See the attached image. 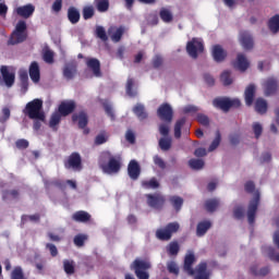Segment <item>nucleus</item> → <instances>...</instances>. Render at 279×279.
<instances>
[{"instance_id": "6e6552de", "label": "nucleus", "mask_w": 279, "mask_h": 279, "mask_svg": "<svg viewBox=\"0 0 279 279\" xmlns=\"http://www.w3.org/2000/svg\"><path fill=\"white\" fill-rule=\"evenodd\" d=\"M259 204H260V193L256 191L247 208V219L251 226L254 225V222L256 221V213L258 210Z\"/></svg>"}, {"instance_id": "20e7f679", "label": "nucleus", "mask_w": 279, "mask_h": 279, "mask_svg": "<svg viewBox=\"0 0 279 279\" xmlns=\"http://www.w3.org/2000/svg\"><path fill=\"white\" fill-rule=\"evenodd\" d=\"M131 269H133L137 279H149V269H151V263L143 259H135Z\"/></svg>"}, {"instance_id": "412c9836", "label": "nucleus", "mask_w": 279, "mask_h": 279, "mask_svg": "<svg viewBox=\"0 0 279 279\" xmlns=\"http://www.w3.org/2000/svg\"><path fill=\"white\" fill-rule=\"evenodd\" d=\"M86 64L88 69L93 71V74L95 77H101V63L98 61V59L90 58L87 59Z\"/></svg>"}, {"instance_id": "0eeeda50", "label": "nucleus", "mask_w": 279, "mask_h": 279, "mask_svg": "<svg viewBox=\"0 0 279 279\" xmlns=\"http://www.w3.org/2000/svg\"><path fill=\"white\" fill-rule=\"evenodd\" d=\"M186 52L190 58L197 60L199 53H204V43L198 38H192V40L186 44Z\"/></svg>"}, {"instance_id": "c03bdc74", "label": "nucleus", "mask_w": 279, "mask_h": 279, "mask_svg": "<svg viewBox=\"0 0 279 279\" xmlns=\"http://www.w3.org/2000/svg\"><path fill=\"white\" fill-rule=\"evenodd\" d=\"M45 184V189H51V186H56L57 189H61V191H64L65 189V185L64 183L62 182V180H52V181H45L44 182Z\"/></svg>"}, {"instance_id": "09e8293b", "label": "nucleus", "mask_w": 279, "mask_h": 279, "mask_svg": "<svg viewBox=\"0 0 279 279\" xmlns=\"http://www.w3.org/2000/svg\"><path fill=\"white\" fill-rule=\"evenodd\" d=\"M95 16V7L94 5H86L83 8V19L84 21H89Z\"/></svg>"}, {"instance_id": "bf43d9fd", "label": "nucleus", "mask_w": 279, "mask_h": 279, "mask_svg": "<svg viewBox=\"0 0 279 279\" xmlns=\"http://www.w3.org/2000/svg\"><path fill=\"white\" fill-rule=\"evenodd\" d=\"M104 143H108V135H106V132L98 134L95 138V145H104Z\"/></svg>"}, {"instance_id": "9b49d317", "label": "nucleus", "mask_w": 279, "mask_h": 279, "mask_svg": "<svg viewBox=\"0 0 279 279\" xmlns=\"http://www.w3.org/2000/svg\"><path fill=\"white\" fill-rule=\"evenodd\" d=\"M157 114L161 121H166V123H171L173 121V108L169 104H162L158 110Z\"/></svg>"}, {"instance_id": "473e14b6", "label": "nucleus", "mask_w": 279, "mask_h": 279, "mask_svg": "<svg viewBox=\"0 0 279 279\" xmlns=\"http://www.w3.org/2000/svg\"><path fill=\"white\" fill-rule=\"evenodd\" d=\"M159 16L163 23H171L173 21V13L167 8H161Z\"/></svg>"}, {"instance_id": "f704fd0d", "label": "nucleus", "mask_w": 279, "mask_h": 279, "mask_svg": "<svg viewBox=\"0 0 279 279\" xmlns=\"http://www.w3.org/2000/svg\"><path fill=\"white\" fill-rule=\"evenodd\" d=\"M186 123V118L179 119L174 124V138H182V128Z\"/></svg>"}, {"instance_id": "8fccbe9b", "label": "nucleus", "mask_w": 279, "mask_h": 279, "mask_svg": "<svg viewBox=\"0 0 279 279\" xmlns=\"http://www.w3.org/2000/svg\"><path fill=\"white\" fill-rule=\"evenodd\" d=\"M76 70L72 65H65L63 68V77L65 80H73L75 77Z\"/></svg>"}, {"instance_id": "f8f14e48", "label": "nucleus", "mask_w": 279, "mask_h": 279, "mask_svg": "<svg viewBox=\"0 0 279 279\" xmlns=\"http://www.w3.org/2000/svg\"><path fill=\"white\" fill-rule=\"evenodd\" d=\"M239 43L245 51L254 49V37L247 31H241L239 34Z\"/></svg>"}, {"instance_id": "dca6fc26", "label": "nucleus", "mask_w": 279, "mask_h": 279, "mask_svg": "<svg viewBox=\"0 0 279 279\" xmlns=\"http://www.w3.org/2000/svg\"><path fill=\"white\" fill-rule=\"evenodd\" d=\"M73 123L78 122L80 130H84L88 125V113L86 111H80L78 113L72 114Z\"/></svg>"}, {"instance_id": "7c9ffc66", "label": "nucleus", "mask_w": 279, "mask_h": 279, "mask_svg": "<svg viewBox=\"0 0 279 279\" xmlns=\"http://www.w3.org/2000/svg\"><path fill=\"white\" fill-rule=\"evenodd\" d=\"M63 270L66 276H73V274H75V262L73 259H64Z\"/></svg>"}, {"instance_id": "6ab92c4d", "label": "nucleus", "mask_w": 279, "mask_h": 279, "mask_svg": "<svg viewBox=\"0 0 279 279\" xmlns=\"http://www.w3.org/2000/svg\"><path fill=\"white\" fill-rule=\"evenodd\" d=\"M195 254L193 252H190L185 255L184 257V263H183V270L185 271V274H187V276L190 274H193V265H195Z\"/></svg>"}, {"instance_id": "4be33fe9", "label": "nucleus", "mask_w": 279, "mask_h": 279, "mask_svg": "<svg viewBox=\"0 0 279 279\" xmlns=\"http://www.w3.org/2000/svg\"><path fill=\"white\" fill-rule=\"evenodd\" d=\"M27 40V33L14 31L8 40V45H19Z\"/></svg>"}, {"instance_id": "0e129e2a", "label": "nucleus", "mask_w": 279, "mask_h": 279, "mask_svg": "<svg viewBox=\"0 0 279 279\" xmlns=\"http://www.w3.org/2000/svg\"><path fill=\"white\" fill-rule=\"evenodd\" d=\"M159 134L165 137H169V124L161 123L159 124Z\"/></svg>"}, {"instance_id": "9d476101", "label": "nucleus", "mask_w": 279, "mask_h": 279, "mask_svg": "<svg viewBox=\"0 0 279 279\" xmlns=\"http://www.w3.org/2000/svg\"><path fill=\"white\" fill-rule=\"evenodd\" d=\"M65 169H72L73 171H82V156L80 153H72L64 161Z\"/></svg>"}, {"instance_id": "aec40b11", "label": "nucleus", "mask_w": 279, "mask_h": 279, "mask_svg": "<svg viewBox=\"0 0 279 279\" xmlns=\"http://www.w3.org/2000/svg\"><path fill=\"white\" fill-rule=\"evenodd\" d=\"M28 74L34 84H38V82H40V65H38V62L33 61L31 63Z\"/></svg>"}, {"instance_id": "338daca9", "label": "nucleus", "mask_w": 279, "mask_h": 279, "mask_svg": "<svg viewBox=\"0 0 279 279\" xmlns=\"http://www.w3.org/2000/svg\"><path fill=\"white\" fill-rule=\"evenodd\" d=\"M44 60L47 62V64H53V51L46 50L44 52Z\"/></svg>"}, {"instance_id": "c9c22d12", "label": "nucleus", "mask_w": 279, "mask_h": 279, "mask_svg": "<svg viewBox=\"0 0 279 279\" xmlns=\"http://www.w3.org/2000/svg\"><path fill=\"white\" fill-rule=\"evenodd\" d=\"M125 34V26H119L116 32H113L110 36L112 43H121V38Z\"/></svg>"}, {"instance_id": "37998d69", "label": "nucleus", "mask_w": 279, "mask_h": 279, "mask_svg": "<svg viewBox=\"0 0 279 279\" xmlns=\"http://www.w3.org/2000/svg\"><path fill=\"white\" fill-rule=\"evenodd\" d=\"M167 253L169 256H178L180 254V244L175 241L170 242L167 246Z\"/></svg>"}, {"instance_id": "7ed1b4c3", "label": "nucleus", "mask_w": 279, "mask_h": 279, "mask_svg": "<svg viewBox=\"0 0 279 279\" xmlns=\"http://www.w3.org/2000/svg\"><path fill=\"white\" fill-rule=\"evenodd\" d=\"M213 106L222 110V112H230L231 108H241V100L238 98L218 97L213 100Z\"/></svg>"}, {"instance_id": "13d9d810", "label": "nucleus", "mask_w": 279, "mask_h": 279, "mask_svg": "<svg viewBox=\"0 0 279 279\" xmlns=\"http://www.w3.org/2000/svg\"><path fill=\"white\" fill-rule=\"evenodd\" d=\"M198 123H201V125H205L207 128V125H210V119H208V116L204 114V113H198L196 117Z\"/></svg>"}, {"instance_id": "e433bc0d", "label": "nucleus", "mask_w": 279, "mask_h": 279, "mask_svg": "<svg viewBox=\"0 0 279 279\" xmlns=\"http://www.w3.org/2000/svg\"><path fill=\"white\" fill-rule=\"evenodd\" d=\"M263 252L264 254H267L270 260H276V263H279V253L276 254V248L272 246H264Z\"/></svg>"}, {"instance_id": "a18cd8bd", "label": "nucleus", "mask_w": 279, "mask_h": 279, "mask_svg": "<svg viewBox=\"0 0 279 279\" xmlns=\"http://www.w3.org/2000/svg\"><path fill=\"white\" fill-rule=\"evenodd\" d=\"M251 274L253 276H262L265 277L267 274H269V267H263L258 270V266L253 265L250 269Z\"/></svg>"}, {"instance_id": "58836bf2", "label": "nucleus", "mask_w": 279, "mask_h": 279, "mask_svg": "<svg viewBox=\"0 0 279 279\" xmlns=\"http://www.w3.org/2000/svg\"><path fill=\"white\" fill-rule=\"evenodd\" d=\"M268 27L272 34H278L279 33V15L276 14L274 15L269 22H268Z\"/></svg>"}, {"instance_id": "5fc2aeb1", "label": "nucleus", "mask_w": 279, "mask_h": 279, "mask_svg": "<svg viewBox=\"0 0 279 279\" xmlns=\"http://www.w3.org/2000/svg\"><path fill=\"white\" fill-rule=\"evenodd\" d=\"M96 36L97 38H100L102 43H107L108 40V34H106V28H104V26L96 27Z\"/></svg>"}, {"instance_id": "69168bd1", "label": "nucleus", "mask_w": 279, "mask_h": 279, "mask_svg": "<svg viewBox=\"0 0 279 279\" xmlns=\"http://www.w3.org/2000/svg\"><path fill=\"white\" fill-rule=\"evenodd\" d=\"M46 250H49L50 255L52 256V258H56V256H58V246H56V244L47 243L46 244Z\"/></svg>"}, {"instance_id": "f3484780", "label": "nucleus", "mask_w": 279, "mask_h": 279, "mask_svg": "<svg viewBox=\"0 0 279 279\" xmlns=\"http://www.w3.org/2000/svg\"><path fill=\"white\" fill-rule=\"evenodd\" d=\"M75 101L70 100L68 102H61L59 106V113L61 117H69V114H73L75 112Z\"/></svg>"}, {"instance_id": "4c0bfd02", "label": "nucleus", "mask_w": 279, "mask_h": 279, "mask_svg": "<svg viewBox=\"0 0 279 279\" xmlns=\"http://www.w3.org/2000/svg\"><path fill=\"white\" fill-rule=\"evenodd\" d=\"M219 208V199L210 198L205 202V209L207 213H215Z\"/></svg>"}, {"instance_id": "4468645a", "label": "nucleus", "mask_w": 279, "mask_h": 279, "mask_svg": "<svg viewBox=\"0 0 279 279\" xmlns=\"http://www.w3.org/2000/svg\"><path fill=\"white\" fill-rule=\"evenodd\" d=\"M0 73L2 76V82L4 83L7 88H12L14 86V82L16 80V75L10 70H8L7 65H1Z\"/></svg>"}, {"instance_id": "423d86ee", "label": "nucleus", "mask_w": 279, "mask_h": 279, "mask_svg": "<svg viewBox=\"0 0 279 279\" xmlns=\"http://www.w3.org/2000/svg\"><path fill=\"white\" fill-rule=\"evenodd\" d=\"M146 203L149 208H154V210H162L165 208V204H167V197L162 195V193H153L146 194Z\"/></svg>"}, {"instance_id": "774afa93", "label": "nucleus", "mask_w": 279, "mask_h": 279, "mask_svg": "<svg viewBox=\"0 0 279 279\" xmlns=\"http://www.w3.org/2000/svg\"><path fill=\"white\" fill-rule=\"evenodd\" d=\"M147 23H148V25H151V26L158 25V23H159L158 15L149 14L148 19H147Z\"/></svg>"}, {"instance_id": "3c124183", "label": "nucleus", "mask_w": 279, "mask_h": 279, "mask_svg": "<svg viewBox=\"0 0 279 279\" xmlns=\"http://www.w3.org/2000/svg\"><path fill=\"white\" fill-rule=\"evenodd\" d=\"M204 160L203 159H190L189 160V166L191 169H194L196 171H199L201 169H204Z\"/></svg>"}, {"instance_id": "f03ea898", "label": "nucleus", "mask_w": 279, "mask_h": 279, "mask_svg": "<svg viewBox=\"0 0 279 279\" xmlns=\"http://www.w3.org/2000/svg\"><path fill=\"white\" fill-rule=\"evenodd\" d=\"M106 156L109 157L107 163H100V169L104 173H107V175H114L121 171V167L123 165V159L120 157V155L112 156L110 151L105 153Z\"/></svg>"}, {"instance_id": "cd10ccee", "label": "nucleus", "mask_w": 279, "mask_h": 279, "mask_svg": "<svg viewBox=\"0 0 279 279\" xmlns=\"http://www.w3.org/2000/svg\"><path fill=\"white\" fill-rule=\"evenodd\" d=\"M211 226H213V223H210V221H208V220L198 222V225L196 227L197 236H204V234H206V232H208V230H210Z\"/></svg>"}, {"instance_id": "79ce46f5", "label": "nucleus", "mask_w": 279, "mask_h": 279, "mask_svg": "<svg viewBox=\"0 0 279 279\" xmlns=\"http://www.w3.org/2000/svg\"><path fill=\"white\" fill-rule=\"evenodd\" d=\"M143 189H159L160 182H158V179L151 178L150 180H144L142 181Z\"/></svg>"}, {"instance_id": "f257e3e1", "label": "nucleus", "mask_w": 279, "mask_h": 279, "mask_svg": "<svg viewBox=\"0 0 279 279\" xmlns=\"http://www.w3.org/2000/svg\"><path fill=\"white\" fill-rule=\"evenodd\" d=\"M23 114L28 117V119H38V121H46L47 116L43 110V99L35 98L27 102L23 109Z\"/></svg>"}, {"instance_id": "393cba45", "label": "nucleus", "mask_w": 279, "mask_h": 279, "mask_svg": "<svg viewBox=\"0 0 279 279\" xmlns=\"http://www.w3.org/2000/svg\"><path fill=\"white\" fill-rule=\"evenodd\" d=\"M35 11L36 8L33 4H26L16 9V13L19 16H22V19H29Z\"/></svg>"}, {"instance_id": "2eb2a0df", "label": "nucleus", "mask_w": 279, "mask_h": 279, "mask_svg": "<svg viewBox=\"0 0 279 279\" xmlns=\"http://www.w3.org/2000/svg\"><path fill=\"white\" fill-rule=\"evenodd\" d=\"M128 173L131 180H137L141 178V165L136 159H132L128 165Z\"/></svg>"}, {"instance_id": "de8ad7c7", "label": "nucleus", "mask_w": 279, "mask_h": 279, "mask_svg": "<svg viewBox=\"0 0 279 279\" xmlns=\"http://www.w3.org/2000/svg\"><path fill=\"white\" fill-rule=\"evenodd\" d=\"M172 140L171 137H161L159 140V147L162 151H169L171 149Z\"/></svg>"}, {"instance_id": "052dcab7", "label": "nucleus", "mask_w": 279, "mask_h": 279, "mask_svg": "<svg viewBox=\"0 0 279 279\" xmlns=\"http://www.w3.org/2000/svg\"><path fill=\"white\" fill-rule=\"evenodd\" d=\"M253 132L255 134V138H260L263 134V125L258 122L253 123Z\"/></svg>"}, {"instance_id": "b1692460", "label": "nucleus", "mask_w": 279, "mask_h": 279, "mask_svg": "<svg viewBox=\"0 0 279 279\" xmlns=\"http://www.w3.org/2000/svg\"><path fill=\"white\" fill-rule=\"evenodd\" d=\"M228 53L220 45H215L213 47V58L215 62H223L227 58Z\"/></svg>"}, {"instance_id": "72a5a7b5", "label": "nucleus", "mask_w": 279, "mask_h": 279, "mask_svg": "<svg viewBox=\"0 0 279 279\" xmlns=\"http://www.w3.org/2000/svg\"><path fill=\"white\" fill-rule=\"evenodd\" d=\"M60 121H62V114L61 113H52L49 121V128L54 130V132L58 131V125H60Z\"/></svg>"}, {"instance_id": "a19ab883", "label": "nucleus", "mask_w": 279, "mask_h": 279, "mask_svg": "<svg viewBox=\"0 0 279 279\" xmlns=\"http://www.w3.org/2000/svg\"><path fill=\"white\" fill-rule=\"evenodd\" d=\"M125 92L129 97H136L137 92L134 89V78L129 77L125 85Z\"/></svg>"}, {"instance_id": "4d7b16f0", "label": "nucleus", "mask_w": 279, "mask_h": 279, "mask_svg": "<svg viewBox=\"0 0 279 279\" xmlns=\"http://www.w3.org/2000/svg\"><path fill=\"white\" fill-rule=\"evenodd\" d=\"M88 236L84 234H78L74 236V244L76 245V247H84V243L86 242Z\"/></svg>"}, {"instance_id": "1a4fd4ad", "label": "nucleus", "mask_w": 279, "mask_h": 279, "mask_svg": "<svg viewBox=\"0 0 279 279\" xmlns=\"http://www.w3.org/2000/svg\"><path fill=\"white\" fill-rule=\"evenodd\" d=\"M194 279H210L213 276V271L208 269L207 262H201L196 267L193 269V274H190Z\"/></svg>"}, {"instance_id": "2f4dec72", "label": "nucleus", "mask_w": 279, "mask_h": 279, "mask_svg": "<svg viewBox=\"0 0 279 279\" xmlns=\"http://www.w3.org/2000/svg\"><path fill=\"white\" fill-rule=\"evenodd\" d=\"M255 110L258 114L267 113V100L264 98H257L255 101Z\"/></svg>"}, {"instance_id": "a878e982", "label": "nucleus", "mask_w": 279, "mask_h": 279, "mask_svg": "<svg viewBox=\"0 0 279 279\" xmlns=\"http://www.w3.org/2000/svg\"><path fill=\"white\" fill-rule=\"evenodd\" d=\"M92 216L88 211L78 210L72 215V220L76 221V223H88L90 221Z\"/></svg>"}, {"instance_id": "ddd939ff", "label": "nucleus", "mask_w": 279, "mask_h": 279, "mask_svg": "<svg viewBox=\"0 0 279 279\" xmlns=\"http://www.w3.org/2000/svg\"><path fill=\"white\" fill-rule=\"evenodd\" d=\"M263 88L266 97H271L276 95L279 89L278 80L275 77L267 78L263 84Z\"/></svg>"}, {"instance_id": "603ef678", "label": "nucleus", "mask_w": 279, "mask_h": 279, "mask_svg": "<svg viewBox=\"0 0 279 279\" xmlns=\"http://www.w3.org/2000/svg\"><path fill=\"white\" fill-rule=\"evenodd\" d=\"M220 144H221V132L216 131V137L211 142V144L208 148V151H215V149H217V147H219Z\"/></svg>"}, {"instance_id": "864d4df0", "label": "nucleus", "mask_w": 279, "mask_h": 279, "mask_svg": "<svg viewBox=\"0 0 279 279\" xmlns=\"http://www.w3.org/2000/svg\"><path fill=\"white\" fill-rule=\"evenodd\" d=\"M11 279H25V274H23V268L21 266L14 267L11 272Z\"/></svg>"}, {"instance_id": "39448f33", "label": "nucleus", "mask_w": 279, "mask_h": 279, "mask_svg": "<svg viewBox=\"0 0 279 279\" xmlns=\"http://www.w3.org/2000/svg\"><path fill=\"white\" fill-rule=\"evenodd\" d=\"M178 230H180V223L169 222L165 228L157 229L156 238L159 241H171V236H173Z\"/></svg>"}, {"instance_id": "ea45409f", "label": "nucleus", "mask_w": 279, "mask_h": 279, "mask_svg": "<svg viewBox=\"0 0 279 279\" xmlns=\"http://www.w3.org/2000/svg\"><path fill=\"white\" fill-rule=\"evenodd\" d=\"M133 112L134 114H136V117L143 121L145 119H147V111H145V106L138 104L133 108Z\"/></svg>"}, {"instance_id": "49530a36", "label": "nucleus", "mask_w": 279, "mask_h": 279, "mask_svg": "<svg viewBox=\"0 0 279 279\" xmlns=\"http://www.w3.org/2000/svg\"><path fill=\"white\" fill-rule=\"evenodd\" d=\"M220 82H222L223 86H230L233 82L232 72L226 70L220 75Z\"/></svg>"}, {"instance_id": "c756f323", "label": "nucleus", "mask_w": 279, "mask_h": 279, "mask_svg": "<svg viewBox=\"0 0 279 279\" xmlns=\"http://www.w3.org/2000/svg\"><path fill=\"white\" fill-rule=\"evenodd\" d=\"M94 5L100 13L108 12L110 10V0H94Z\"/></svg>"}, {"instance_id": "5701e85b", "label": "nucleus", "mask_w": 279, "mask_h": 279, "mask_svg": "<svg viewBox=\"0 0 279 279\" xmlns=\"http://www.w3.org/2000/svg\"><path fill=\"white\" fill-rule=\"evenodd\" d=\"M254 97H256V85L250 84L244 92L246 106H252V104H254Z\"/></svg>"}, {"instance_id": "bb28decb", "label": "nucleus", "mask_w": 279, "mask_h": 279, "mask_svg": "<svg viewBox=\"0 0 279 279\" xmlns=\"http://www.w3.org/2000/svg\"><path fill=\"white\" fill-rule=\"evenodd\" d=\"M81 17L82 15L80 14V10H77V8L70 7L68 9V20L72 25H77V23H80Z\"/></svg>"}, {"instance_id": "c85d7f7f", "label": "nucleus", "mask_w": 279, "mask_h": 279, "mask_svg": "<svg viewBox=\"0 0 279 279\" xmlns=\"http://www.w3.org/2000/svg\"><path fill=\"white\" fill-rule=\"evenodd\" d=\"M169 202L177 213H180V210H182V206H184V198L177 195L170 196Z\"/></svg>"}, {"instance_id": "680f3d73", "label": "nucleus", "mask_w": 279, "mask_h": 279, "mask_svg": "<svg viewBox=\"0 0 279 279\" xmlns=\"http://www.w3.org/2000/svg\"><path fill=\"white\" fill-rule=\"evenodd\" d=\"M11 112L10 108L4 107L2 109V114L0 116V123H5L10 119Z\"/></svg>"}, {"instance_id": "e2e57ef3", "label": "nucleus", "mask_w": 279, "mask_h": 279, "mask_svg": "<svg viewBox=\"0 0 279 279\" xmlns=\"http://www.w3.org/2000/svg\"><path fill=\"white\" fill-rule=\"evenodd\" d=\"M15 147L17 149H27V147H29V142L27 140H24V138L17 140L15 142Z\"/></svg>"}, {"instance_id": "a211bd4d", "label": "nucleus", "mask_w": 279, "mask_h": 279, "mask_svg": "<svg viewBox=\"0 0 279 279\" xmlns=\"http://www.w3.org/2000/svg\"><path fill=\"white\" fill-rule=\"evenodd\" d=\"M233 66L238 69V71H241L244 73V71H247L250 69V61L243 53H238L236 61L233 63Z\"/></svg>"}, {"instance_id": "6e6d98bb", "label": "nucleus", "mask_w": 279, "mask_h": 279, "mask_svg": "<svg viewBox=\"0 0 279 279\" xmlns=\"http://www.w3.org/2000/svg\"><path fill=\"white\" fill-rule=\"evenodd\" d=\"M167 269L169 274H173L174 276H180V267H178V264L175 262H169L167 264Z\"/></svg>"}]
</instances>
